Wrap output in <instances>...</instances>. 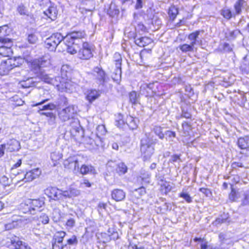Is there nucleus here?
Wrapping results in <instances>:
<instances>
[{
  "mask_svg": "<svg viewBox=\"0 0 249 249\" xmlns=\"http://www.w3.org/2000/svg\"><path fill=\"white\" fill-rule=\"evenodd\" d=\"M143 0H137L135 7L136 9H140L142 6Z\"/></svg>",
  "mask_w": 249,
  "mask_h": 249,
  "instance_id": "obj_62",
  "label": "nucleus"
},
{
  "mask_svg": "<svg viewBox=\"0 0 249 249\" xmlns=\"http://www.w3.org/2000/svg\"><path fill=\"white\" fill-rule=\"evenodd\" d=\"M18 11L21 15H25L26 14V11L24 8V7L23 6H19L18 7Z\"/></svg>",
  "mask_w": 249,
  "mask_h": 249,
  "instance_id": "obj_63",
  "label": "nucleus"
},
{
  "mask_svg": "<svg viewBox=\"0 0 249 249\" xmlns=\"http://www.w3.org/2000/svg\"><path fill=\"white\" fill-rule=\"evenodd\" d=\"M75 109L73 106H69L62 109L59 113V117L64 121H69V123L77 124L79 121L75 118Z\"/></svg>",
  "mask_w": 249,
  "mask_h": 249,
  "instance_id": "obj_3",
  "label": "nucleus"
},
{
  "mask_svg": "<svg viewBox=\"0 0 249 249\" xmlns=\"http://www.w3.org/2000/svg\"><path fill=\"white\" fill-rule=\"evenodd\" d=\"M151 86V84H143V85H142L141 87H140V91L141 92H143V90L145 89L146 88H149V89H150L151 87L150 86Z\"/></svg>",
  "mask_w": 249,
  "mask_h": 249,
  "instance_id": "obj_61",
  "label": "nucleus"
},
{
  "mask_svg": "<svg viewBox=\"0 0 249 249\" xmlns=\"http://www.w3.org/2000/svg\"><path fill=\"white\" fill-rule=\"evenodd\" d=\"M107 166L111 168H116V172L119 175H123L126 173L127 167L123 162L116 163L112 160L109 161L107 163Z\"/></svg>",
  "mask_w": 249,
  "mask_h": 249,
  "instance_id": "obj_10",
  "label": "nucleus"
},
{
  "mask_svg": "<svg viewBox=\"0 0 249 249\" xmlns=\"http://www.w3.org/2000/svg\"><path fill=\"white\" fill-rule=\"evenodd\" d=\"M138 96L135 91H132L129 93L130 101L133 104H136L138 102Z\"/></svg>",
  "mask_w": 249,
  "mask_h": 249,
  "instance_id": "obj_46",
  "label": "nucleus"
},
{
  "mask_svg": "<svg viewBox=\"0 0 249 249\" xmlns=\"http://www.w3.org/2000/svg\"><path fill=\"white\" fill-rule=\"evenodd\" d=\"M247 6V3L245 0H238L234 6L236 14H240L242 10L246 8Z\"/></svg>",
  "mask_w": 249,
  "mask_h": 249,
  "instance_id": "obj_23",
  "label": "nucleus"
},
{
  "mask_svg": "<svg viewBox=\"0 0 249 249\" xmlns=\"http://www.w3.org/2000/svg\"><path fill=\"white\" fill-rule=\"evenodd\" d=\"M80 173L82 174L85 175L89 173L94 174L95 173V169L91 165H83L80 168Z\"/></svg>",
  "mask_w": 249,
  "mask_h": 249,
  "instance_id": "obj_29",
  "label": "nucleus"
},
{
  "mask_svg": "<svg viewBox=\"0 0 249 249\" xmlns=\"http://www.w3.org/2000/svg\"><path fill=\"white\" fill-rule=\"evenodd\" d=\"M105 144L103 140L99 137H96L95 139L94 150H98L100 148H104Z\"/></svg>",
  "mask_w": 249,
  "mask_h": 249,
  "instance_id": "obj_36",
  "label": "nucleus"
},
{
  "mask_svg": "<svg viewBox=\"0 0 249 249\" xmlns=\"http://www.w3.org/2000/svg\"><path fill=\"white\" fill-rule=\"evenodd\" d=\"M200 31H196L193 32L189 35L188 38L190 41V44L195 47V45L196 44L198 36L200 34Z\"/></svg>",
  "mask_w": 249,
  "mask_h": 249,
  "instance_id": "obj_26",
  "label": "nucleus"
},
{
  "mask_svg": "<svg viewBox=\"0 0 249 249\" xmlns=\"http://www.w3.org/2000/svg\"><path fill=\"white\" fill-rule=\"evenodd\" d=\"M39 222H41L43 224H48L49 222V218L45 213H41L37 218Z\"/></svg>",
  "mask_w": 249,
  "mask_h": 249,
  "instance_id": "obj_44",
  "label": "nucleus"
},
{
  "mask_svg": "<svg viewBox=\"0 0 249 249\" xmlns=\"http://www.w3.org/2000/svg\"><path fill=\"white\" fill-rule=\"evenodd\" d=\"M6 27V26L0 27V42L4 44L10 42V39L4 38L2 37V36H4L5 35V33L3 30Z\"/></svg>",
  "mask_w": 249,
  "mask_h": 249,
  "instance_id": "obj_45",
  "label": "nucleus"
},
{
  "mask_svg": "<svg viewBox=\"0 0 249 249\" xmlns=\"http://www.w3.org/2000/svg\"><path fill=\"white\" fill-rule=\"evenodd\" d=\"M41 79L44 82L53 85V86L57 87V85L58 84V80L60 79L59 76H57L55 78L51 77L49 75L43 74L41 76Z\"/></svg>",
  "mask_w": 249,
  "mask_h": 249,
  "instance_id": "obj_19",
  "label": "nucleus"
},
{
  "mask_svg": "<svg viewBox=\"0 0 249 249\" xmlns=\"http://www.w3.org/2000/svg\"><path fill=\"white\" fill-rule=\"evenodd\" d=\"M38 38L35 34L29 35L28 36V41L31 44H35L37 41Z\"/></svg>",
  "mask_w": 249,
  "mask_h": 249,
  "instance_id": "obj_50",
  "label": "nucleus"
},
{
  "mask_svg": "<svg viewBox=\"0 0 249 249\" xmlns=\"http://www.w3.org/2000/svg\"><path fill=\"white\" fill-rule=\"evenodd\" d=\"M63 197L66 198H74L80 195V191L75 188H70L68 190L63 191Z\"/></svg>",
  "mask_w": 249,
  "mask_h": 249,
  "instance_id": "obj_18",
  "label": "nucleus"
},
{
  "mask_svg": "<svg viewBox=\"0 0 249 249\" xmlns=\"http://www.w3.org/2000/svg\"><path fill=\"white\" fill-rule=\"evenodd\" d=\"M168 14L170 19L174 20L178 14V9L175 6H172L170 7Z\"/></svg>",
  "mask_w": 249,
  "mask_h": 249,
  "instance_id": "obj_35",
  "label": "nucleus"
},
{
  "mask_svg": "<svg viewBox=\"0 0 249 249\" xmlns=\"http://www.w3.org/2000/svg\"><path fill=\"white\" fill-rule=\"evenodd\" d=\"M68 247L66 245L63 246L62 243H53V249H67Z\"/></svg>",
  "mask_w": 249,
  "mask_h": 249,
  "instance_id": "obj_52",
  "label": "nucleus"
},
{
  "mask_svg": "<svg viewBox=\"0 0 249 249\" xmlns=\"http://www.w3.org/2000/svg\"><path fill=\"white\" fill-rule=\"evenodd\" d=\"M21 86L24 88H28L35 86V83L33 78H28L25 81H22L20 83Z\"/></svg>",
  "mask_w": 249,
  "mask_h": 249,
  "instance_id": "obj_37",
  "label": "nucleus"
},
{
  "mask_svg": "<svg viewBox=\"0 0 249 249\" xmlns=\"http://www.w3.org/2000/svg\"><path fill=\"white\" fill-rule=\"evenodd\" d=\"M38 112L41 115H45L47 117L50 118V119L51 120H54L55 119V115L52 112H43V111H38Z\"/></svg>",
  "mask_w": 249,
  "mask_h": 249,
  "instance_id": "obj_54",
  "label": "nucleus"
},
{
  "mask_svg": "<svg viewBox=\"0 0 249 249\" xmlns=\"http://www.w3.org/2000/svg\"><path fill=\"white\" fill-rule=\"evenodd\" d=\"M11 244L15 247V249H24L27 244L21 241L16 239L12 240Z\"/></svg>",
  "mask_w": 249,
  "mask_h": 249,
  "instance_id": "obj_33",
  "label": "nucleus"
},
{
  "mask_svg": "<svg viewBox=\"0 0 249 249\" xmlns=\"http://www.w3.org/2000/svg\"><path fill=\"white\" fill-rule=\"evenodd\" d=\"M63 193V191L54 187L48 188L45 191V194L48 195L49 197L57 200L62 198Z\"/></svg>",
  "mask_w": 249,
  "mask_h": 249,
  "instance_id": "obj_9",
  "label": "nucleus"
},
{
  "mask_svg": "<svg viewBox=\"0 0 249 249\" xmlns=\"http://www.w3.org/2000/svg\"><path fill=\"white\" fill-rule=\"evenodd\" d=\"M41 174V171L39 168H35L27 172L25 175L24 179L25 182L31 181L38 178Z\"/></svg>",
  "mask_w": 249,
  "mask_h": 249,
  "instance_id": "obj_14",
  "label": "nucleus"
},
{
  "mask_svg": "<svg viewBox=\"0 0 249 249\" xmlns=\"http://www.w3.org/2000/svg\"><path fill=\"white\" fill-rule=\"evenodd\" d=\"M93 72L94 76L100 84H103L107 82V78L105 72L102 69L98 67H95L93 71Z\"/></svg>",
  "mask_w": 249,
  "mask_h": 249,
  "instance_id": "obj_11",
  "label": "nucleus"
},
{
  "mask_svg": "<svg viewBox=\"0 0 249 249\" xmlns=\"http://www.w3.org/2000/svg\"><path fill=\"white\" fill-rule=\"evenodd\" d=\"M244 203L246 204H249V191H248L245 194V201Z\"/></svg>",
  "mask_w": 249,
  "mask_h": 249,
  "instance_id": "obj_64",
  "label": "nucleus"
},
{
  "mask_svg": "<svg viewBox=\"0 0 249 249\" xmlns=\"http://www.w3.org/2000/svg\"><path fill=\"white\" fill-rule=\"evenodd\" d=\"M10 182L11 181L9 180V178L5 176H2L0 179V183L4 186L9 185Z\"/></svg>",
  "mask_w": 249,
  "mask_h": 249,
  "instance_id": "obj_51",
  "label": "nucleus"
},
{
  "mask_svg": "<svg viewBox=\"0 0 249 249\" xmlns=\"http://www.w3.org/2000/svg\"><path fill=\"white\" fill-rule=\"evenodd\" d=\"M92 46L88 42H84L82 47L79 49L78 55L80 59L88 60L92 57Z\"/></svg>",
  "mask_w": 249,
  "mask_h": 249,
  "instance_id": "obj_5",
  "label": "nucleus"
},
{
  "mask_svg": "<svg viewBox=\"0 0 249 249\" xmlns=\"http://www.w3.org/2000/svg\"><path fill=\"white\" fill-rule=\"evenodd\" d=\"M62 157V154L59 152H54L51 153V160L54 162L53 165L55 166L57 161L60 160Z\"/></svg>",
  "mask_w": 249,
  "mask_h": 249,
  "instance_id": "obj_38",
  "label": "nucleus"
},
{
  "mask_svg": "<svg viewBox=\"0 0 249 249\" xmlns=\"http://www.w3.org/2000/svg\"><path fill=\"white\" fill-rule=\"evenodd\" d=\"M121 67L120 68H116L114 72L112 75V78L114 81H119L122 75V70Z\"/></svg>",
  "mask_w": 249,
  "mask_h": 249,
  "instance_id": "obj_39",
  "label": "nucleus"
},
{
  "mask_svg": "<svg viewBox=\"0 0 249 249\" xmlns=\"http://www.w3.org/2000/svg\"><path fill=\"white\" fill-rule=\"evenodd\" d=\"M38 60L42 67L48 66L51 64V57L48 54H45Z\"/></svg>",
  "mask_w": 249,
  "mask_h": 249,
  "instance_id": "obj_31",
  "label": "nucleus"
},
{
  "mask_svg": "<svg viewBox=\"0 0 249 249\" xmlns=\"http://www.w3.org/2000/svg\"><path fill=\"white\" fill-rule=\"evenodd\" d=\"M75 131V133L79 134L81 136H83L84 134V130L81 127V125H78V126L73 129V132Z\"/></svg>",
  "mask_w": 249,
  "mask_h": 249,
  "instance_id": "obj_58",
  "label": "nucleus"
},
{
  "mask_svg": "<svg viewBox=\"0 0 249 249\" xmlns=\"http://www.w3.org/2000/svg\"><path fill=\"white\" fill-rule=\"evenodd\" d=\"M56 106L53 103H50L46 105L42 106V107H39L38 111H42L44 110H53L55 109Z\"/></svg>",
  "mask_w": 249,
  "mask_h": 249,
  "instance_id": "obj_43",
  "label": "nucleus"
},
{
  "mask_svg": "<svg viewBox=\"0 0 249 249\" xmlns=\"http://www.w3.org/2000/svg\"><path fill=\"white\" fill-rule=\"evenodd\" d=\"M152 39L146 36L142 37L135 39V43L140 47H144L152 43Z\"/></svg>",
  "mask_w": 249,
  "mask_h": 249,
  "instance_id": "obj_21",
  "label": "nucleus"
},
{
  "mask_svg": "<svg viewBox=\"0 0 249 249\" xmlns=\"http://www.w3.org/2000/svg\"><path fill=\"white\" fill-rule=\"evenodd\" d=\"M199 191L204 194L206 196H209L211 194V192L209 189L205 188H201Z\"/></svg>",
  "mask_w": 249,
  "mask_h": 249,
  "instance_id": "obj_59",
  "label": "nucleus"
},
{
  "mask_svg": "<svg viewBox=\"0 0 249 249\" xmlns=\"http://www.w3.org/2000/svg\"><path fill=\"white\" fill-rule=\"evenodd\" d=\"M157 142L156 139L145 137L141 140V151L144 160H149L154 153V145Z\"/></svg>",
  "mask_w": 249,
  "mask_h": 249,
  "instance_id": "obj_1",
  "label": "nucleus"
},
{
  "mask_svg": "<svg viewBox=\"0 0 249 249\" xmlns=\"http://www.w3.org/2000/svg\"><path fill=\"white\" fill-rule=\"evenodd\" d=\"M150 177V175L147 171L144 170H142L141 172V175L140 178H141V180L146 183H149V179Z\"/></svg>",
  "mask_w": 249,
  "mask_h": 249,
  "instance_id": "obj_41",
  "label": "nucleus"
},
{
  "mask_svg": "<svg viewBox=\"0 0 249 249\" xmlns=\"http://www.w3.org/2000/svg\"><path fill=\"white\" fill-rule=\"evenodd\" d=\"M101 95V92L99 90L90 89L87 92L86 99L90 103L98 98Z\"/></svg>",
  "mask_w": 249,
  "mask_h": 249,
  "instance_id": "obj_16",
  "label": "nucleus"
},
{
  "mask_svg": "<svg viewBox=\"0 0 249 249\" xmlns=\"http://www.w3.org/2000/svg\"><path fill=\"white\" fill-rule=\"evenodd\" d=\"M75 225V220L72 218L68 219L66 222V225L70 227H73Z\"/></svg>",
  "mask_w": 249,
  "mask_h": 249,
  "instance_id": "obj_60",
  "label": "nucleus"
},
{
  "mask_svg": "<svg viewBox=\"0 0 249 249\" xmlns=\"http://www.w3.org/2000/svg\"><path fill=\"white\" fill-rule=\"evenodd\" d=\"M44 13L52 20H55L57 15L56 8L54 6H50Z\"/></svg>",
  "mask_w": 249,
  "mask_h": 249,
  "instance_id": "obj_20",
  "label": "nucleus"
},
{
  "mask_svg": "<svg viewBox=\"0 0 249 249\" xmlns=\"http://www.w3.org/2000/svg\"><path fill=\"white\" fill-rule=\"evenodd\" d=\"M155 133L157 135L160 139H163L164 137V134L162 133L161 130V127L160 125H156L154 128Z\"/></svg>",
  "mask_w": 249,
  "mask_h": 249,
  "instance_id": "obj_49",
  "label": "nucleus"
},
{
  "mask_svg": "<svg viewBox=\"0 0 249 249\" xmlns=\"http://www.w3.org/2000/svg\"><path fill=\"white\" fill-rule=\"evenodd\" d=\"M66 234V232L63 231L56 232L53 236L54 242L53 243H62L63 238Z\"/></svg>",
  "mask_w": 249,
  "mask_h": 249,
  "instance_id": "obj_27",
  "label": "nucleus"
},
{
  "mask_svg": "<svg viewBox=\"0 0 249 249\" xmlns=\"http://www.w3.org/2000/svg\"><path fill=\"white\" fill-rule=\"evenodd\" d=\"M22 223L21 219H18L17 221H13L5 225L6 230H10L19 226Z\"/></svg>",
  "mask_w": 249,
  "mask_h": 249,
  "instance_id": "obj_32",
  "label": "nucleus"
},
{
  "mask_svg": "<svg viewBox=\"0 0 249 249\" xmlns=\"http://www.w3.org/2000/svg\"><path fill=\"white\" fill-rule=\"evenodd\" d=\"M57 85V89L61 92H71L74 91L78 87L79 80L75 77L67 79L58 80Z\"/></svg>",
  "mask_w": 249,
  "mask_h": 249,
  "instance_id": "obj_2",
  "label": "nucleus"
},
{
  "mask_svg": "<svg viewBox=\"0 0 249 249\" xmlns=\"http://www.w3.org/2000/svg\"><path fill=\"white\" fill-rule=\"evenodd\" d=\"M96 129L101 134L104 135L107 132L105 125H98Z\"/></svg>",
  "mask_w": 249,
  "mask_h": 249,
  "instance_id": "obj_57",
  "label": "nucleus"
},
{
  "mask_svg": "<svg viewBox=\"0 0 249 249\" xmlns=\"http://www.w3.org/2000/svg\"><path fill=\"white\" fill-rule=\"evenodd\" d=\"M86 34L84 31H73L68 34L64 38L66 41L69 40L76 43L80 39L85 38Z\"/></svg>",
  "mask_w": 249,
  "mask_h": 249,
  "instance_id": "obj_8",
  "label": "nucleus"
},
{
  "mask_svg": "<svg viewBox=\"0 0 249 249\" xmlns=\"http://www.w3.org/2000/svg\"><path fill=\"white\" fill-rule=\"evenodd\" d=\"M113 58L115 62V68H120L122 66V61L121 54L118 53H116L114 54Z\"/></svg>",
  "mask_w": 249,
  "mask_h": 249,
  "instance_id": "obj_40",
  "label": "nucleus"
},
{
  "mask_svg": "<svg viewBox=\"0 0 249 249\" xmlns=\"http://www.w3.org/2000/svg\"><path fill=\"white\" fill-rule=\"evenodd\" d=\"M74 74L72 73L71 68L67 65H64L61 69V79H67L74 77Z\"/></svg>",
  "mask_w": 249,
  "mask_h": 249,
  "instance_id": "obj_13",
  "label": "nucleus"
},
{
  "mask_svg": "<svg viewBox=\"0 0 249 249\" xmlns=\"http://www.w3.org/2000/svg\"><path fill=\"white\" fill-rule=\"evenodd\" d=\"M116 122L118 124H124V123L123 120V116L121 114H118L115 116Z\"/></svg>",
  "mask_w": 249,
  "mask_h": 249,
  "instance_id": "obj_55",
  "label": "nucleus"
},
{
  "mask_svg": "<svg viewBox=\"0 0 249 249\" xmlns=\"http://www.w3.org/2000/svg\"><path fill=\"white\" fill-rule=\"evenodd\" d=\"M64 42L67 46V50L68 53L71 54H75L77 53V50H79V47L75 42L69 40L66 41V39H64Z\"/></svg>",
  "mask_w": 249,
  "mask_h": 249,
  "instance_id": "obj_17",
  "label": "nucleus"
},
{
  "mask_svg": "<svg viewBox=\"0 0 249 249\" xmlns=\"http://www.w3.org/2000/svg\"><path fill=\"white\" fill-rule=\"evenodd\" d=\"M238 145L242 149L249 148V137L240 138L238 140Z\"/></svg>",
  "mask_w": 249,
  "mask_h": 249,
  "instance_id": "obj_25",
  "label": "nucleus"
},
{
  "mask_svg": "<svg viewBox=\"0 0 249 249\" xmlns=\"http://www.w3.org/2000/svg\"><path fill=\"white\" fill-rule=\"evenodd\" d=\"M9 58L10 59L11 61L12 62V65L13 68L20 66L24 62V59L21 57Z\"/></svg>",
  "mask_w": 249,
  "mask_h": 249,
  "instance_id": "obj_30",
  "label": "nucleus"
},
{
  "mask_svg": "<svg viewBox=\"0 0 249 249\" xmlns=\"http://www.w3.org/2000/svg\"><path fill=\"white\" fill-rule=\"evenodd\" d=\"M111 196L113 200L118 202L125 198V193L122 189H116L112 191Z\"/></svg>",
  "mask_w": 249,
  "mask_h": 249,
  "instance_id": "obj_15",
  "label": "nucleus"
},
{
  "mask_svg": "<svg viewBox=\"0 0 249 249\" xmlns=\"http://www.w3.org/2000/svg\"><path fill=\"white\" fill-rule=\"evenodd\" d=\"M179 196L183 198L188 203H191L192 201L191 197L188 193L182 192L180 194Z\"/></svg>",
  "mask_w": 249,
  "mask_h": 249,
  "instance_id": "obj_53",
  "label": "nucleus"
},
{
  "mask_svg": "<svg viewBox=\"0 0 249 249\" xmlns=\"http://www.w3.org/2000/svg\"><path fill=\"white\" fill-rule=\"evenodd\" d=\"M12 61L8 58L6 60H2L0 64V74L5 75L13 69Z\"/></svg>",
  "mask_w": 249,
  "mask_h": 249,
  "instance_id": "obj_12",
  "label": "nucleus"
},
{
  "mask_svg": "<svg viewBox=\"0 0 249 249\" xmlns=\"http://www.w3.org/2000/svg\"><path fill=\"white\" fill-rule=\"evenodd\" d=\"M178 48L183 53H187L188 52H194L195 50H196L193 45L191 44H183L179 46Z\"/></svg>",
  "mask_w": 249,
  "mask_h": 249,
  "instance_id": "obj_28",
  "label": "nucleus"
},
{
  "mask_svg": "<svg viewBox=\"0 0 249 249\" xmlns=\"http://www.w3.org/2000/svg\"><path fill=\"white\" fill-rule=\"evenodd\" d=\"M29 207L28 211L31 214H34L36 212H40V208L43 205L44 202L39 199L30 200L28 202ZM27 213V212H24Z\"/></svg>",
  "mask_w": 249,
  "mask_h": 249,
  "instance_id": "obj_6",
  "label": "nucleus"
},
{
  "mask_svg": "<svg viewBox=\"0 0 249 249\" xmlns=\"http://www.w3.org/2000/svg\"><path fill=\"white\" fill-rule=\"evenodd\" d=\"M12 53V50L10 47L0 46V55L3 56H9Z\"/></svg>",
  "mask_w": 249,
  "mask_h": 249,
  "instance_id": "obj_34",
  "label": "nucleus"
},
{
  "mask_svg": "<svg viewBox=\"0 0 249 249\" xmlns=\"http://www.w3.org/2000/svg\"><path fill=\"white\" fill-rule=\"evenodd\" d=\"M64 37L61 34L56 33L47 38L45 41V47L51 51L56 49L57 45L62 41Z\"/></svg>",
  "mask_w": 249,
  "mask_h": 249,
  "instance_id": "obj_4",
  "label": "nucleus"
},
{
  "mask_svg": "<svg viewBox=\"0 0 249 249\" xmlns=\"http://www.w3.org/2000/svg\"><path fill=\"white\" fill-rule=\"evenodd\" d=\"M41 67H42V66L41 65L40 61L38 59L34 60L31 62V68L35 71L39 70Z\"/></svg>",
  "mask_w": 249,
  "mask_h": 249,
  "instance_id": "obj_48",
  "label": "nucleus"
},
{
  "mask_svg": "<svg viewBox=\"0 0 249 249\" xmlns=\"http://www.w3.org/2000/svg\"><path fill=\"white\" fill-rule=\"evenodd\" d=\"M67 243L69 245H75L78 243L76 236L75 235H72V237L67 240Z\"/></svg>",
  "mask_w": 249,
  "mask_h": 249,
  "instance_id": "obj_56",
  "label": "nucleus"
},
{
  "mask_svg": "<svg viewBox=\"0 0 249 249\" xmlns=\"http://www.w3.org/2000/svg\"><path fill=\"white\" fill-rule=\"evenodd\" d=\"M79 159L77 157H71L64 161L65 168L75 171L79 169Z\"/></svg>",
  "mask_w": 249,
  "mask_h": 249,
  "instance_id": "obj_7",
  "label": "nucleus"
},
{
  "mask_svg": "<svg viewBox=\"0 0 249 249\" xmlns=\"http://www.w3.org/2000/svg\"><path fill=\"white\" fill-rule=\"evenodd\" d=\"M221 14L227 19H230L232 17L231 12L228 8L223 9L221 11Z\"/></svg>",
  "mask_w": 249,
  "mask_h": 249,
  "instance_id": "obj_42",
  "label": "nucleus"
},
{
  "mask_svg": "<svg viewBox=\"0 0 249 249\" xmlns=\"http://www.w3.org/2000/svg\"><path fill=\"white\" fill-rule=\"evenodd\" d=\"M94 142L95 139H93L90 137H84L81 142L83 143L87 148L90 150H94V148L95 147Z\"/></svg>",
  "mask_w": 249,
  "mask_h": 249,
  "instance_id": "obj_24",
  "label": "nucleus"
},
{
  "mask_svg": "<svg viewBox=\"0 0 249 249\" xmlns=\"http://www.w3.org/2000/svg\"><path fill=\"white\" fill-rule=\"evenodd\" d=\"M231 166L233 169L237 170L238 168H248V166L247 165L244 164L241 162H234L232 163Z\"/></svg>",
  "mask_w": 249,
  "mask_h": 249,
  "instance_id": "obj_47",
  "label": "nucleus"
},
{
  "mask_svg": "<svg viewBox=\"0 0 249 249\" xmlns=\"http://www.w3.org/2000/svg\"><path fill=\"white\" fill-rule=\"evenodd\" d=\"M7 148L10 152L18 151L20 149V143L15 139L10 140L7 143Z\"/></svg>",
  "mask_w": 249,
  "mask_h": 249,
  "instance_id": "obj_22",
  "label": "nucleus"
}]
</instances>
